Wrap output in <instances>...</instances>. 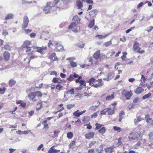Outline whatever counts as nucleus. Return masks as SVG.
Masks as SVG:
<instances>
[{"mask_svg":"<svg viewBox=\"0 0 153 153\" xmlns=\"http://www.w3.org/2000/svg\"><path fill=\"white\" fill-rule=\"evenodd\" d=\"M121 94L123 95H124L126 99L127 100H129L133 95L132 91H128L125 89L122 91Z\"/></svg>","mask_w":153,"mask_h":153,"instance_id":"nucleus-1","label":"nucleus"},{"mask_svg":"<svg viewBox=\"0 0 153 153\" xmlns=\"http://www.w3.org/2000/svg\"><path fill=\"white\" fill-rule=\"evenodd\" d=\"M29 20L28 17L27 16H25L23 17V23L22 25V28H26L28 25Z\"/></svg>","mask_w":153,"mask_h":153,"instance_id":"nucleus-2","label":"nucleus"},{"mask_svg":"<svg viewBox=\"0 0 153 153\" xmlns=\"http://www.w3.org/2000/svg\"><path fill=\"white\" fill-rule=\"evenodd\" d=\"M51 2H48L46 6L44 8L43 10L45 12V13L46 14H48L50 13L51 10L52 9L51 5Z\"/></svg>","mask_w":153,"mask_h":153,"instance_id":"nucleus-3","label":"nucleus"},{"mask_svg":"<svg viewBox=\"0 0 153 153\" xmlns=\"http://www.w3.org/2000/svg\"><path fill=\"white\" fill-rule=\"evenodd\" d=\"M139 135L137 133H132L130 134L128 136L129 141L134 140L138 138Z\"/></svg>","mask_w":153,"mask_h":153,"instance_id":"nucleus-4","label":"nucleus"},{"mask_svg":"<svg viewBox=\"0 0 153 153\" xmlns=\"http://www.w3.org/2000/svg\"><path fill=\"white\" fill-rule=\"evenodd\" d=\"M77 26L76 25V23L75 22L71 23L69 27V29H72V31L75 32H77L78 30L77 29Z\"/></svg>","mask_w":153,"mask_h":153,"instance_id":"nucleus-5","label":"nucleus"},{"mask_svg":"<svg viewBox=\"0 0 153 153\" xmlns=\"http://www.w3.org/2000/svg\"><path fill=\"white\" fill-rule=\"evenodd\" d=\"M96 82H98V83L94 84L93 87L96 88H98L102 86V81L101 79H98L96 81Z\"/></svg>","mask_w":153,"mask_h":153,"instance_id":"nucleus-6","label":"nucleus"},{"mask_svg":"<svg viewBox=\"0 0 153 153\" xmlns=\"http://www.w3.org/2000/svg\"><path fill=\"white\" fill-rule=\"evenodd\" d=\"M95 134L94 132H91L86 133L85 135V138L88 139H90L92 138Z\"/></svg>","mask_w":153,"mask_h":153,"instance_id":"nucleus-7","label":"nucleus"},{"mask_svg":"<svg viewBox=\"0 0 153 153\" xmlns=\"http://www.w3.org/2000/svg\"><path fill=\"white\" fill-rule=\"evenodd\" d=\"M114 77V74L111 72H109L108 74V76L107 78H104L103 79L104 80L108 81L112 79Z\"/></svg>","mask_w":153,"mask_h":153,"instance_id":"nucleus-8","label":"nucleus"},{"mask_svg":"<svg viewBox=\"0 0 153 153\" xmlns=\"http://www.w3.org/2000/svg\"><path fill=\"white\" fill-rule=\"evenodd\" d=\"M115 107H113L112 108H108V114L109 115L114 114L115 113Z\"/></svg>","mask_w":153,"mask_h":153,"instance_id":"nucleus-9","label":"nucleus"},{"mask_svg":"<svg viewBox=\"0 0 153 153\" xmlns=\"http://www.w3.org/2000/svg\"><path fill=\"white\" fill-rule=\"evenodd\" d=\"M53 147L54 146H53L50 148L48 151V153H57L60 152V150L56 149L53 148Z\"/></svg>","mask_w":153,"mask_h":153,"instance_id":"nucleus-10","label":"nucleus"},{"mask_svg":"<svg viewBox=\"0 0 153 153\" xmlns=\"http://www.w3.org/2000/svg\"><path fill=\"white\" fill-rule=\"evenodd\" d=\"M35 94L34 92L29 93L28 95L29 99L30 100H33L35 98Z\"/></svg>","mask_w":153,"mask_h":153,"instance_id":"nucleus-11","label":"nucleus"},{"mask_svg":"<svg viewBox=\"0 0 153 153\" xmlns=\"http://www.w3.org/2000/svg\"><path fill=\"white\" fill-rule=\"evenodd\" d=\"M49 58L51 59H52L53 61H56L57 58L56 56V54L55 53H53L51 54L49 56Z\"/></svg>","mask_w":153,"mask_h":153,"instance_id":"nucleus-12","label":"nucleus"},{"mask_svg":"<svg viewBox=\"0 0 153 153\" xmlns=\"http://www.w3.org/2000/svg\"><path fill=\"white\" fill-rule=\"evenodd\" d=\"M10 54L7 51H5L4 54V59L6 60H8L9 59Z\"/></svg>","mask_w":153,"mask_h":153,"instance_id":"nucleus-13","label":"nucleus"},{"mask_svg":"<svg viewBox=\"0 0 153 153\" xmlns=\"http://www.w3.org/2000/svg\"><path fill=\"white\" fill-rule=\"evenodd\" d=\"M13 14L12 13H8L6 16L5 19L6 20L13 18Z\"/></svg>","mask_w":153,"mask_h":153,"instance_id":"nucleus-14","label":"nucleus"},{"mask_svg":"<svg viewBox=\"0 0 153 153\" xmlns=\"http://www.w3.org/2000/svg\"><path fill=\"white\" fill-rule=\"evenodd\" d=\"M144 90L141 87H138L137 88L136 90L135 91V93L137 94H139L143 92Z\"/></svg>","mask_w":153,"mask_h":153,"instance_id":"nucleus-15","label":"nucleus"},{"mask_svg":"<svg viewBox=\"0 0 153 153\" xmlns=\"http://www.w3.org/2000/svg\"><path fill=\"white\" fill-rule=\"evenodd\" d=\"M100 56V51H97L94 54V57L96 59H98Z\"/></svg>","mask_w":153,"mask_h":153,"instance_id":"nucleus-16","label":"nucleus"},{"mask_svg":"<svg viewBox=\"0 0 153 153\" xmlns=\"http://www.w3.org/2000/svg\"><path fill=\"white\" fill-rule=\"evenodd\" d=\"M96 79L94 78H91L88 82L89 83V85L91 86H93L94 82L95 81Z\"/></svg>","mask_w":153,"mask_h":153,"instance_id":"nucleus-17","label":"nucleus"},{"mask_svg":"<svg viewBox=\"0 0 153 153\" xmlns=\"http://www.w3.org/2000/svg\"><path fill=\"white\" fill-rule=\"evenodd\" d=\"M139 43L137 41H135L134 42V45L133 46V49L134 51L137 50L138 48L139 49L138 45Z\"/></svg>","mask_w":153,"mask_h":153,"instance_id":"nucleus-18","label":"nucleus"},{"mask_svg":"<svg viewBox=\"0 0 153 153\" xmlns=\"http://www.w3.org/2000/svg\"><path fill=\"white\" fill-rule=\"evenodd\" d=\"M23 45L24 47L27 48L31 45V42L29 41L26 40L24 42Z\"/></svg>","mask_w":153,"mask_h":153,"instance_id":"nucleus-19","label":"nucleus"},{"mask_svg":"<svg viewBox=\"0 0 153 153\" xmlns=\"http://www.w3.org/2000/svg\"><path fill=\"white\" fill-rule=\"evenodd\" d=\"M113 147H111L105 149V150L106 152L107 153H111L113 150Z\"/></svg>","mask_w":153,"mask_h":153,"instance_id":"nucleus-20","label":"nucleus"},{"mask_svg":"<svg viewBox=\"0 0 153 153\" xmlns=\"http://www.w3.org/2000/svg\"><path fill=\"white\" fill-rule=\"evenodd\" d=\"M125 114V112L123 111H121L119 115V121L121 122L123 119V116Z\"/></svg>","mask_w":153,"mask_h":153,"instance_id":"nucleus-21","label":"nucleus"},{"mask_svg":"<svg viewBox=\"0 0 153 153\" xmlns=\"http://www.w3.org/2000/svg\"><path fill=\"white\" fill-rule=\"evenodd\" d=\"M114 98V95L113 93L111 95L108 96L105 98V99L107 100H110Z\"/></svg>","mask_w":153,"mask_h":153,"instance_id":"nucleus-22","label":"nucleus"},{"mask_svg":"<svg viewBox=\"0 0 153 153\" xmlns=\"http://www.w3.org/2000/svg\"><path fill=\"white\" fill-rule=\"evenodd\" d=\"M76 3L78 6V8L80 9L82 7L83 5L81 1L79 0L77 1L76 2Z\"/></svg>","mask_w":153,"mask_h":153,"instance_id":"nucleus-23","label":"nucleus"},{"mask_svg":"<svg viewBox=\"0 0 153 153\" xmlns=\"http://www.w3.org/2000/svg\"><path fill=\"white\" fill-rule=\"evenodd\" d=\"M146 122L150 125L153 126V120L152 118H149L146 120Z\"/></svg>","mask_w":153,"mask_h":153,"instance_id":"nucleus-24","label":"nucleus"},{"mask_svg":"<svg viewBox=\"0 0 153 153\" xmlns=\"http://www.w3.org/2000/svg\"><path fill=\"white\" fill-rule=\"evenodd\" d=\"M16 82L14 79H10L9 82L10 86L12 87L16 83Z\"/></svg>","mask_w":153,"mask_h":153,"instance_id":"nucleus-25","label":"nucleus"},{"mask_svg":"<svg viewBox=\"0 0 153 153\" xmlns=\"http://www.w3.org/2000/svg\"><path fill=\"white\" fill-rule=\"evenodd\" d=\"M142 120V118L140 116H138L137 117L136 120L135 119H134V123L136 124H137L139 122L141 121Z\"/></svg>","mask_w":153,"mask_h":153,"instance_id":"nucleus-26","label":"nucleus"},{"mask_svg":"<svg viewBox=\"0 0 153 153\" xmlns=\"http://www.w3.org/2000/svg\"><path fill=\"white\" fill-rule=\"evenodd\" d=\"M151 94L150 93H149L148 94H145L144 96H143L142 97V99L143 100H145L146 99L148 98L149 97H150L151 95Z\"/></svg>","mask_w":153,"mask_h":153,"instance_id":"nucleus-27","label":"nucleus"},{"mask_svg":"<svg viewBox=\"0 0 153 153\" xmlns=\"http://www.w3.org/2000/svg\"><path fill=\"white\" fill-rule=\"evenodd\" d=\"M94 25V19H93L92 21L90 22L88 27L89 28H92Z\"/></svg>","mask_w":153,"mask_h":153,"instance_id":"nucleus-28","label":"nucleus"},{"mask_svg":"<svg viewBox=\"0 0 153 153\" xmlns=\"http://www.w3.org/2000/svg\"><path fill=\"white\" fill-rule=\"evenodd\" d=\"M74 88H72L69 90L68 91L66 92V93L68 94H71L72 95L74 94Z\"/></svg>","mask_w":153,"mask_h":153,"instance_id":"nucleus-29","label":"nucleus"},{"mask_svg":"<svg viewBox=\"0 0 153 153\" xmlns=\"http://www.w3.org/2000/svg\"><path fill=\"white\" fill-rule=\"evenodd\" d=\"M70 63L72 67H75L77 66L76 63L73 61H70Z\"/></svg>","mask_w":153,"mask_h":153,"instance_id":"nucleus-30","label":"nucleus"},{"mask_svg":"<svg viewBox=\"0 0 153 153\" xmlns=\"http://www.w3.org/2000/svg\"><path fill=\"white\" fill-rule=\"evenodd\" d=\"M107 36V35L103 36L102 35H97L95 36V37H97V38H98L99 39H103L104 38H106V37Z\"/></svg>","mask_w":153,"mask_h":153,"instance_id":"nucleus-31","label":"nucleus"},{"mask_svg":"<svg viewBox=\"0 0 153 153\" xmlns=\"http://www.w3.org/2000/svg\"><path fill=\"white\" fill-rule=\"evenodd\" d=\"M73 20L76 22H78L80 21V19L77 16H74L73 19Z\"/></svg>","mask_w":153,"mask_h":153,"instance_id":"nucleus-32","label":"nucleus"},{"mask_svg":"<svg viewBox=\"0 0 153 153\" xmlns=\"http://www.w3.org/2000/svg\"><path fill=\"white\" fill-rule=\"evenodd\" d=\"M107 112L108 113L107 108H106L101 111L100 112V114L102 115H105L106 114V113Z\"/></svg>","mask_w":153,"mask_h":153,"instance_id":"nucleus-33","label":"nucleus"},{"mask_svg":"<svg viewBox=\"0 0 153 153\" xmlns=\"http://www.w3.org/2000/svg\"><path fill=\"white\" fill-rule=\"evenodd\" d=\"M34 49H36V51L37 52H38L40 53H42V50L41 48V47H36V48H34Z\"/></svg>","mask_w":153,"mask_h":153,"instance_id":"nucleus-34","label":"nucleus"},{"mask_svg":"<svg viewBox=\"0 0 153 153\" xmlns=\"http://www.w3.org/2000/svg\"><path fill=\"white\" fill-rule=\"evenodd\" d=\"M4 48L5 50L9 51L10 50L11 47L8 45L6 44L4 46Z\"/></svg>","mask_w":153,"mask_h":153,"instance_id":"nucleus-35","label":"nucleus"},{"mask_svg":"<svg viewBox=\"0 0 153 153\" xmlns=\"http://www.w3.org/2000/svg\"><path fill=\"white\" fill-rule=\"evenodd\" d=\"M59 2V0H54L53 1V4H54V5L53 7V9H54V8L55 7V8H56L55 5L57 4Z\"/></svg>","mask_w":153,"mask_h":153,"instance_id":"nucleus-36","label":"nucleus"},{"mask_svg":"<svg viewBox=\"0 0 153 153\" xmlns=\"http://www.w3.org/2000/svg\"><path fill=\"white\" fill-rule=\"evenodd\" d=\"M67 136L69 139H71L73 136V134L71 132H69L67 133Z\"/></svg>","mask_w":153,"mask_h":153,"instance_id":"nucleus-37","label":"nucleus"},{"mask_svg":"<svg viewBox=\"0 0 153 153\" xmlns=\"http://www.w3.org/2000/svg\"><path fill=\"white\" fill-rule=\"evenodd\" d=\"M105 128L103 127L101 128L98 131L101 134H103L104 133H105Z\"/></svg>","mask_w":153,"mask_h":153,"instance_id":"nucleus-38","label":"nucleus"},{"mask_svg":"<svg viewBox=\"0 0 153 153\" xmlns=\"http://www.w3.org/2000/svg\"><path fill=\"white\" fill-rule=\"evenodd\" d=\"M96 143V142L95 141H92L91 143H90L89 144V146H88V148H91L93 145L95 144Z\"/></svg>","mask_w":153,"mask_h":153,"instance_id":"nucleus-39","label":"nucleus"},{"mask_svg":"<svg viewBox=\"0 0 153 153\" xmlns=\"http://www.w3.org/2000/svg\"><path fill=\"white\" fill-rule=\"evenodd\" d=\"M75 145V142L74 141H72L69 145V148H72Z\"/></svg>","mask_w":153,"mask_h":153,"instance_id":"nucleus-40","label":"nucleus"},{"mask_svg":"<svg viewBox=\"0 0 153 153\" xmlns=\"http://www.w3.org/2000/svg\"><path fill=\"white\" fill-rule=\"evenodd\" d=\"M63 48V47L62 45H60L58 46H57L56 47V51H59L60 50H61Z\"/></svg>","mask_w":153,"mask_h":153,"instance_id":"nucleus-41","label":"nucleus"},{"mask_svg":"<svg viewBox=\"0 0 153 153\" xmlns=\"http://www.w3.org/2000/svg\"><path fill=\"white\" fill-rule=\"evenodd\" d=\"M113 129L115 131H117L118 132H119L121 131L120 128L119 127L117 126H114L113 127Z\"/></svg>","mask_w":153,"mask_h":153,"instance_id":"nucleus-42","label":"nucleus"},{"mask_svg":"<svg viewBox=\"0 0 153 153\" xmlns=\"http://www.w3.org/2000/svg\"><path fill=\"white\" fill-rule=\"evenodd\" d=\"M35 93L36 94L35 96L36 95L38 97H40L42 95V93L40 91H38Z\"/></svg>","mask_w":153,"mask_h":153,"instance_id":"nucleus-43","label":"nucleus"},{"mask_svg":"<svg viewBox=\"0 0 153 153\" xmlns=\"http://www.w3.org/2000/svg\"><path fill=\"white\" fill-rule=\"evenodd\" d=\"M95 126H96V127L95 130H98L100 129L102 127V125L98 123H96L95 124Z\"/></svg>","mask_w":153,"mask_h":153,"instance_id":"nucleus-44","label":"nucleus"},{"mask_svg":"<svg viewBox=\"0 0 153 153\" xmlns=\"http://www.w3.org/2000/svg\"><path fill=\"white\" fill-rule=\"evenodd\" d=\"M79 110H77L75 111L73 114L76 117H79V113L78 112Z\"/></svg>","mask_w":153,"mask_h":153,"instance_id":"nucleus-45","label":"nucleus"},{"mask_svg":"<svg viewBox=\"0 0 153 153\" xmlns=\"http://www.w3.org/2000/svg\"><path fill=\"white\" fill-rule=\"evenodd\" d=\"M79 83L80 84V86L83 85V86H85V81L84 79H81L80 80Z\"/></svg>","mask_w":153,"mask_h":153,"instance_id":"nucleus-46","label":"nucleus"},{"mask_svg":"<svg viewBox=\"0 0 153 153\" xmlns=\"http://www.w3.org/2000/svg\"><path fill=\"white\" fill-rule=\"evenodd\" d=\"M6 90V88L4 87L2 89L0 88V94H3L5 92V90Z\"/></svg>","mask_w":153,"mask_h":153,"instance_id":"nucleus-47","label":"nucleus"},{"mask_svg":"<svg viewBox=\"0 0 153 153\" xmlns=\"http://www.w3.org/2000/svg\"><path fill=\"white\" fill-rule=\"evenodd\" d=\"M37 105L38 107L37 108V110H40V109L42 108V105L41 102H39L38 104Z\"/></svg>","mask_w":153,"mask_h":153,"instance_id":"nucleus-48","label":"nucleus"},{"mask_svg":"<svg viewBox=\"0 0 153 153\" xmlns=\"http://www.w3.org/2000/svg\"><path fill=\"white\" fill-rule=\"evenodd\" d=\"M74 79V77L72 74H71L69 77L67 79L70 81H72Z\"/></svg>","mask_w":153,"mask_h":153,"instance_id":"nucleus-49","label":"nucleus"},{"mask_svg":"<svg viewBox=\"0 0 153 153\" xmlns=\"http://www.w3.org/2000/svg\"><path fill=\"white\" fill-rule=\"evenodd\" d=\"M111 44V41H109L107 42H106L105 43V47H108V46H109Z\"/></svg>","mask_w":153,"mask_h":153,"instance_id":"nucleus-50","label":"nucleus"},{"mask_svg":"<svg viewBox=\"0 0 153 153\" xmlns=\"http://www.w3.org/2000/svg\"><path fill=\"white\" fill-rule=\"evenodd\" d=\"M97 12V10H92L89 12V15H91L94 14H95Z\"/></svg>","mask_w":153,"mask_h":153,"instance_id":"nucleus-51","label":"nucleus"},{"mask_svg":"<svg viewBox=\"0 0 153 153\" xmlns=\"http://www.w3.org/2000/svg\"><path fill=\"white\" fill-rule=\"evenodd\" d=\"M97 105H96L95 106H92L89 109L91 111H94L96 109V108L97 107Z\"/></svg>","mask_w":153,"mask_h":153,"instance_id":"nucleus-52","label":"nucleus"},{"mask_svg":"<svg viewBox=\"0 0 153 153\" xmlns=\"http://www.w3.org/2000/svg\"><path fill=\"white\" fill-rule=\"evenodd\" d=\"M58 79H59V78H54L53 79L52 81L55 83H60V82L58 81Z\"/></svg>","mask_w":153,"mask_h":153,"instance_id":"nucleus-53","label":"nucleus"},{"mask_svg":"<svg viewBox=\"0 0 153 153\" xmlns=\"http://www.w3.org/2000/svg\"><path fill=\"white\" fill-rule=\"evenodd\" d=\"M97 114L96 112H94L93 114L91 115V118H95L97 116Z\"/></svg>","mask_w":153,"mask_h":153,"instance_id":"nucleus-54","label":"nucleus"},{"mask_svg":"<svg viewBox=\"0 0 153 153\" xmlns=\"http://www.w3.org/2000/svg\"><path fill=\"white\" fill-rule=\"evenodd\" d=\"M37 57V56L36 55H32L30 56V60L29 61L28 63H29L30 62V60L33 59L34 58H36Z\"/></svg>","mask_w":153,"mask_h":153,"instance_id":"nucleus-55","label":"nucleus"},{"mask_svg":"<svg viewBox=\"0 0 153 153\" xmlns=\"http://www.w3.org/2000/svg\"><path fill=\"white\" fill-rule=\"evenodd\" d=\"M149 137L150 139L153 140V132L150 133L149 134Z\"/></svg>","mask_w":153,"mask_h":153,"instance_id":"nucleus-56","label":"nucleus"},{"mask_svg":"<svg viewBox=\"0 0 153 153\" xmlns=\"http://www.w3.org/2000/svg\"><path fill=\"white\" fill-rule=\"evenodd\" d=\"M74 106V105L69 104L67 105V108L68 109H70L72 107H73Z\"/></svg>","mask_w":153,"mask_h":153,"instance_id":"nucleus-57","label":"nucleus"},{"mask_svg":"<svg viewBox=\"0 0 153 153\" xmlns=\"http://www.w3.org/2000/svg\"><path fill=\"white\" fill-rule=\"evenodd\" d=\"M54 135L52 136L53 138L57 137L58 135V132L56 131H54Z\"/></svg>","mask_w":153,"mask_h":153,"instance_id":"nucleus-58","label":"nucleus"},{"mask_svg":"<svg viewBox=\"0 0 153 153\" xmlns=\"http://www.w3.org/2000/svg\"><path fill=\"white\" fill-rule=\"evenodd\" d=\"M140 48H139V49L137 50V52L139 53H144V52H145L144 50H143L142 51H140Z\"/></svg>","mask_w":153,"mask_h":153,"instance_id":"nucleus-59","label":"nucleus"},{"mask_svg":"<svg viewBox=\"0 0 153 153\" xmlns=\"http://www.w3.org/2000/svg\"><path fill=\"white\" fill-rule=\"evenodd\" d=\"M43 146L44 145L43 144H41L37 148V150L38 151L40 150L41 148L43 147Z\"/></svg>","mask_w":153,"mask_h":153,"instance_id":"nucleus-60","label":"nucleus"},{"mask_svg":"<svg viewBox=\"0 0 153 153\" xmlns=\"http://www.w3.org/2000/svg\"><path fill=\"white\" fill-rule=\"evenodd\" d=\"M146 80L144 76L143 75H141V81L142 82H145V81Z\"/></svg>","mask_w":153,"mask_h":153,"instance_id":"nucleus-61","label":"nucleus"},{"mask_svg":"<svg viewBox=\"0 0 153 153\" xmlns=\"http://www.w3.org/2000/svg\"><path fill=\"white\" fill-rule=\"evenodd\" d=\"M36 35V34L34 33H31L30 34V37L32 38H34Z\"/></svg>","mask_w":153,"mask_h":153,"instance_id":"nucleus-62","label":"nucleus"},{"mask_svg":"<svg viewBox=\"0 0 153 153\" xmlns=\"http://www.w3.org/2000/svg\"><path fill=\"white\" fill-rule=\"evenodd\" d=\"M62 87V86L59 85H57L56 86V88L60 90V89Z\"/></svg>","mask_w":153,"mask_h":153,"instance_id":"nucleus-63","label":"nucleus"},{"mask_svg":"<svg viewBox=\"0 0 153 153\" xmlns=\"http://www.w3.org/2000/svg\"><path fill=\"white\" fill-rule=\"evenodd\" d=\"M94 151V150L93 149H90L88 150V153H93Z\"/></svg>","mask_w":153,"mask_h":153,"instance_id":"nucleus-64","label":"nucleus"}]
</instances>
